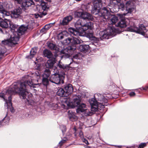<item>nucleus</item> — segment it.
<instances>
[{
  "mask_svg": "<svg viewBox=\"0 0 148 148\" xmlns=\"http://www.w3.org/2000/svg\"><path fill=\"white\" fill-rule=\"evenodd\" d=\"M57 94L58 95L63 97H66L67 96V94L64 90V89L62 88H60L57 92Z\"/></svg>",
  "mask_w": 148,
  "mask_h": 148,
  "instance_id": "obj_23",
  "label": "nucleus"
},
{
  "mask_svg": "<svg viewBox=\"0 0 148 148\" xmlns=\"http://www.w3.org/2000/svg\"><path fill=\"white\" fill-rule=\"evenodd\" d=\"M54 63L55 61L54 60H48L46 63V66L47 68H51L53 67Z\"/></svg>",
  "mask_w": 148,
  "mask_h": 148,
  "instance_id": "obj_27",
  "label": "nucleus"
},
{
  "mask_svg": "<svg viewBox=\"0 0 148 148\" xmlns=\"http://www.w3.org/2000/svg\"><path fill=\"white\" fill-rule=\"evenodd\" d=\"M64 77L63 75L59 73H55L51 76L49 78V81L52 83L59 84L61 83H64Z\"/></svg>",
  "mask_w": 148,
  "mask_h": 148,
  "instance_id": "obj_10",
  "label": "nucleus"
},
{
  "mask_svg": "<svg viewBox=\"0 0 148 148\" xmlns=\"http://www.w3.org/2000/svg\"><path fill=\"white\" fill-rule=\"evenodd\" d=\"M49 81L48 78L42 77V83L44 86H47L49 84Z\"/></svg>",
  "mask_w": 148,
  "mask_h": 148,
  "instance_id": "obj_33",
  "label": "nucleus"
},
{
  "mask_svg": "<svg viewBox=\"0 0 148 148\" xmlns=\"http://www.w3.org/2000/svg\"><path fill=\"white\" fill-rule=\"evenodd\" d=\"M118 32L117 29L114 27L110 26L107 29L100 33V38L101 39H108L110 36H114Z\"/></svg>",
  "mask_w": 148,
  "mask_h": 148,
  "instance_id": "obj_7",
  "label": "nucleus"
},
{
  "mask_svg": "<svg viewBox=\"0 0 148 148\" xmlns=\"http://www.w3.org/2000/svg\"><path fill=\"white\" fill-rule=\"evenodd\" d=\"M51 74V71L49 69H46L43 73V77L48 78Z\"/></svg>",
  "mask_w": 148,
  "mask_h": 148,
  "instance_id": "obj_28",
  "label": "nucleus"
},
{
  "mask_svg": "<svg viewBox=\"0 0 148 148\" xmlns=\"http://www.w3.org/2000/svg\"><path fill=\"white\" fill-rule=\"evenodd\" d=\"M146 143H141L139 145V148H143L146 146Z\"/></svg>",
  "mask_w": 148,
  "mask_h": 148,
  "instance_id": "obj_45",
  "label": "nucleus"
},
{
  "mask_svg": "<svg viewBox=\"0 0 148 148\" xmlns=\"http://www.w3.org/2000/svg\"><path fill=\"white\" fill-rule=\"evenodd\" d=\"M110 3H112L114 4H116L121 3V0H110Z\"/></svg>",
  "mask_w": 148,
  "mask_h": 148,
  "instance_id": "obj_39",
  "label": "nucleus"
},
{
  "mask_svg": "<svg viewBox=\"0 0 148 148\" xmlns=\"http://www.w3.org/2000/svg\"><path fill=\"white\" fill-rule=\"evenodd\" d=\"M108 8L110 10V11H111V10H110L111 8H110L109 7L110 6V5H108Z\"/></svg>",
  "mask_w": 148,
  "mask_h": 148,
  "instance_id": "obj_57",
  "label": "nucleus"
},
{
  "mask_svg": "<svg viewBox=\"0 0 148 148\" xmlns=\"http://www.w3.org/2000/svg\"><path fill=\"white\" fill-rule=\"evenodd\" d=\"M72 19L73 17L71 16H67L64 18L62 21H60V25H67Z\"/></svg>",
  "mask_w": 148,
  "mask_h": 148,
  "instance_id": "obj_17",
  "label": "nucleus"
},
{
  "mask_svg": "<svg viewBox=\"0 0 148 148\" xmlns=\"http://www.w3.org/2000/svg\"><path fill=\"white\" fill-rule=\"evenodd\" d=\"M135 93L134 92H131L129 93V95L131 97H133L135 96Z\"/></svg>",
  "mask_w": 148,
  "mask_h": 148,
  "instance_id": "obj_52",
  "label": "nucleus"
},
{
  "mask_svg": "<svg viewBox=\"0 0 148 148\" xmlns=\"http://www.w3.org/2000/svg\"><path fill=\"white\" fill-rule=\"evenodd\" d=\"M22 10L18 7L14 9L11 13L8 12L5 10L3 7V3L0 2V16L3 18H6V19L8 18H16L19 16L21 14Z\"/></svg>",
  "mask_w": 148,
  "mask_h": 148,
  "instance_id": "obj_5",
  "label": "nucleus"
},
{
  "mask_svg": "<svg viewBox=\"0 0 148 148\" xmlns=\"http://www.w3.org/2000/svg\"><path fill=\"white\" fill-rule=\"evenodd\" d=\"M66 93L67 94V96L71 93L73 90L72 85L71 84H67L65 85L64 87Z\"/></svg>",
  "mask_w": 148,
  "mask_h": 148,
  "instance_id": "obj_16",
  "label": "nucleus"
},
{
  "mask_svg": "<svg viewBox=\"0 0 148 148\" xmlns=\"http://www.w3.org/2000/svg\"><path fill=\"white\" fill-rule=\"evenodd\" d=\"M36 48H34L32 49L30 51V55L29 57V58L31 59L33 58L34 57V56L36 54Z\"/></svg>",
  "mask_w": 148,
  "mask_h": 148,
  "instance_id": "obj_31",
  "label": "nucleus"
},
{
  "mask_svg": "<svg viewBox=\"0 0 148 148\" xmlns=\"http://www.w3.org/2000/svg\"><path fill=\"white\" fill-rule=\"evenodd\" d=\"M66 141V140H62L59 143V144L60 145H62L63 143H64Z\"/></svg>",
  "mask_w": 148,
  "mask_h": 148,
  "instance_id": "obj_51",
  "label": "nucleus"
},
{
  "mask_svg": "<svg viewBox=\"0 0 148 148\" xmlns=\"http://www.w3.org/2000/svg\"><path fill=\"white\" fill-rule=\"evenodd\" d=\"M40 5L42 9L44 11H45L49 8V7L47 6V3L45 2L44 1H42L40 3Z\"/></svg>",
  "mask_w": 148,
  "mask_h": 148,
  "instance_id": "obj_32",
  "label": "nucleus"
},
{
  "mask_svg": "<svg viewBox=\"0 0 148 148\" xmlns=\"http://www.w3.org/2000/svg\"><path fill=\"white\" fill-rule=\"evenodd\" d=\"M89 48L88 45H80L78 47L79 50L81 51L86 52L88 50Z\"/></svg>",
  "mask_w": 148,
  "mask_h": 148,
  "instance_id": "obj_22",
  "label": "nucleus"
},
{
  "mask_svg": "<svg viewBox=\"0 0 148 148\" xmlns=\"http://www.w3.org/2000/svg\"><path fill=\"white\" fill-rule=\"evenodd\" d=\"M126 22L124 19H122L115 25V26L120 27H125L127 26Z\"/></svg>",
  "mask_w": 148,
  "mask_h": 148,
  "instance_id": "obj_26",
  "label": "nucleus"
},
{
  "mask_svg": "<svg viewBox=\"0 0 148 148\" xmlns=\"http://www.w3.org/2000/svg\"><path fill=\"white\" fill-rule=\"evenodd\" d=\"M82 139L83 142L85 143L87 145L89 144L88 141L86 138H83Z\"/></svg>",
  "mask_w": 148,
  "mask_h": 148,
  "instance_id": "obj_48",
  "label": "nucleus"
},
{
  "mask_svg": "<svg viewBox=\"0 0 148 148\" xmlns=\"http://www.w3.org/2000/svg\"><path fill=\"white\" fill-rule=\"evenodd\" d=\"M97 96L98 97L97 99L98 101L99 102V105L100 106V108H105L104 106H107L108 104V100L102 95L99 93H97L95 94V97Z\"/></svg>",
  "mask_w": 148,
  "mask_h": 148,
  "instance_id": "obj_13",
  "label": "nucleus"
},
{
  "mask_svg": "<svg viewBox=\"0 0 148 148\" xmlns=\"http://www.w3.org/2000/svg\"><path fill=\"white\" fill-rule=\"evenodd\" d=\"M60 128L63 134L66 130V127L65 125H62L60 126Z\"/></svg>",
  "mask_w": 148,
  "mask_h": 148,
  "instance_id": "obj_37",
  "label": "nucleus"
},
{
  "mask_svg": "<svg viewBox=\"0 0 148 148\" xmlns=\"http://www.w3.org/2000/svg\"><path fill=\"white\" fill-rule=\"evenodd\" d=\"M7 114L5 116V117L3 118L1 121H0V125H4L5 124H7L9 120V118H6Z\"/></svg>",
  "mask_w": 148,
  "mask_h": 148,
  "instance_id": "obj_30",
  "label": "nucleus"
},
{
  "mask_svg": "<svg viewBox=\"0 0 148 148\" xmlns=\"http://www.w3.org/2000/svg\"><path fill=\"white\" fill-rule=\"evenodd\" d=\"M15 2L16 3H19V4H21L23 0H14Z\"/></svg>",
  "mask_w": 148,
  "mask_h": 148,
  "instance_id": "obj_50",
  "label": "nucleus"
},
{
  "mask_svg": "<svg viewBox=\"0 0 148 148\" xmlns=\"http://www.w3.org/2000/svg\"><path fill=\"white\" fill-rule=\"evenodd\" d=\"M43 54L45 57H47L48 58H51L53 57L51 51L47 49H45L43 51Z\"/></svg>",
  "mask_w": 148,
  "mask_h": 148,
  "instance_id": "obj_24",
  "label": "nucleus"
},
{
  "mask_svg": "<svg viewBox=\"0 0 148 148\" xmlns=\"http://www.w3.org/2000/svg\"><path fill=\"white\" fill-rule=\"evenodd\" d=\"M64 32H62L58 34V37L59 39H62L64 38V37L65 36L64 34Z\"/></svg>",
  "mask_w": 148,
  "mask_h": 148,
  "instance_id": "obj_38",
  "label": "nucleus"
},
{
  "mask_svg": "<svg viewBox=\"0 0 148 148\" xmlns=\"http://www.w3.org/2000/svg\"><path fill=\"white\" fill-rule=\"evenodd\" d=\"M34 4L33 0H25L22 3V5L26 9L32 5H34Z\"/></svg>",
  "mask_w": 148,
  "mask_h": 148,
  "instance_id": "obj_19",
  "label": "nucleus"
},
{
  "mask_svg": "<svg viewBox=\"0 0 148 148\" xmlns=\"http://www.w3.org/2000/svg\"><path fill=\"white\" fill-rule=\"evenodd\" d=\"M140 89L141 90H146L148 89V87H142L140 88Z\"/></svg>",
  "mask_w": 148,
  "mask_h": 148,
  "instance_id": "obj_54",
  "label": "nucleus"
},
{
  "mask_svg": "<svg viewBox=\"0 0 148 148\" xmlns=\"http://www.w3.org/2000/svg\"><path fill=\"white\" fill-rule=\"evenodd\" d=\"M9 41L8 40H3L2 41V44L3 45H7L8 44Z\"/></svg>",
  "mask_w": 148,
  "mask_h": 148,
  "instance_id": "obj_41",
  "label": "nucleus"
},
{
  "mask_svg": "<svg viewBox=\"0 0 148 148\" xmlns=\"http://www.w3.org/2000/svg\"><path fill=\"white\" fill-rule=\"evenodd\" d=\"M93 27V25L92 23L88 22L85 23L84 22L83 25H82L80 29V30H83L82 32L76 30L74 28L72 27L69 28V31L74 36H85L91 40H93V42L97 43L99 42V39L93 36V32L92 30Z\"/></svg>",
  "mask_w": 148,
  "mask_h": 148,
  "instance_id": "obj_2",
  "label": "nucleus"
},
{
  "mask_svg": "<svg viewBox=\"0 0 148 148\" xmlns=\"http://www.w3.org/2000/svg\"><path fill=\"white\" fill-rule=\"evenodd\" d=\"M27 29V27L23 25H21L17 29V32H13V34L11 35L9 39L10 42L14 45L17 44L19 40L20 36L23 35Z\"/></svg>",
  "mask_w": 148,
  "mask_h": 148,
  "instance_id": "obj_6",
  "label": "nucleus"
},
{
  "mask_svg": "<svg viewBox=\"0 0 148 148\" xmlns=\"http://www.w3.org/2000/svg\"><path fill=\"white\" fill-rule=\"evenodd\" d=\"M16 27L17 26L16 25L12 24L10 25V27L12 30H15V29L16 28Z\"/></svg>",
  "mask_w": 148,
  "mask_h": 148,
  "instance_id": "obj_42",
  "label": "nucleus"
},
{
  "mask_svg": "<svg viewBox=\"0 0 148 148\" xmlns=\"http://www.w3.org/2000/svg\"><path fill=\"white\" fill-rule=\"evenodd\" d=\"M26 79L23 82L19 83L14 84L11 86L6 92L5 95L3 93H0V97L3 99L5 102V106L8 109L9 108L11 112H14V108L12 106L11 95L15 93H19L21 97L23 99H26L28 97L29 93L27 91V85L31 86L33 83L31 77L27 75L24 77Z\"/></svg>",
  "mask_w": 148,
  "mask_h": 148,
  "instance_id": "obj_1",
  "label": "nucleus"
},
{
  "mask_svg": "<svg viewBox=\"0 0 148 148\" xmlns=\"http://www.w3.org/2000/svg\"><path fill=\"white\" fill-rule=\"evenodd\" d=\"M103 19H104L105 20L108 19L109 18H110V24L112 25H117L116 24V23L118 22L119 21V18L117 16L114 15H111L110 13V16L109 17L108 19H105V18H103Z\"/></svg>",
  "mask_w": 148,
  "mask_h": 148,
  "instance_id": "obj_15",
  "label": "nucleus"
},
{
  "mask_svg": "<svg viewBox=\"0 0 148 148\" xmlns=\"http://www.w3.org/2000/svg\"><path fill=\"white\" fill-rule=\"evenodd\" d=\"M73 129L74 131V134L75 136H76L77 135V130L76 129L75 127L73 128Z\"/></svg>",
  "mask_w": 148,
  "mask_h": 148,
  "instance_id": "obj_53",
  "label": "nucleus"
},
{
  "mask_svg": "<svg viewBox=\"0 0 148 148\" xmlns=\"http://www.w3.org/2000/svg\"><path fill=\"white\" fill-rule=\"evenodd\" d=\"M93 7L92 9V12L95 14H98L101 18L108 19L110 16V12L108 9V7H104L101 9L102 7L101 0H93Z\"/></svg>",
  "mask_w": 148,
  "mask_h": 148,
  "instance_id": "obj_4",
  "label": "nucleus"
},
{
  "mask_svg": "<svg viewBox=\"0 0 148 148\" xmlns=\"http://www.w3.org/2000/svg\"><path fill=\"white\" fill-rule=\"evenodd\" d=\"M97 96L95 97V98H92L89 100V101L91 106H100L99 102L97 101L96 100V99L97 98H96Z\"/></svg>",
  "mask_w": 148,
  "mask_h": 148,
  "instance_id": "obj_21",
  "label": "nucleus"
},
{
  "mask_svg": "<svg viewBox=\"0 0 148 148\" xmlns=\"http://www.w3.org/2000/svg\"><path fill=\"white\" fill-rule=\"evenodd\" d=\"M82 42L83 41L78 38L73 37L66 39L64 41V43L66 45L70 44L71 46L63 49L61 51V53L63 54L62 58H68L70 55L76 53L77 51L76 45Z\"/></svg>",
  "mask_w": 148,
  "mask_h": 148,
  "instance_id": "obj_3",
  "label": "nucleus"
},
{
  "mask_svg": "<svg viewBox=\"0 0 148 148\" xmlns=\"http://www.w3.org/2000/svg\"><path fill=\"white\" fill-rule=\"evenodd\" d=\"M63 55L61 56V58L62 57ZM69 57H68L69 58ZM64 58V59L67 58V60H69L70 61V63L68 64H66L64 65L63 64L62 62H61L60 61H59L58 64V66L61 69H66L69 70L70 67V65L72 64H75V63L73 62V59L71 58V59H70L69 58ZM64 58H62V59H64Z\"/></svg>",
  "mask_w": 148,
  "mask_h": 148,
  "instance_id": "obj_14",
  "label": "nucleus"
},
{
  "mask_svg": "<svg viewBox=\"0 0 148 148\" xmlns=\"http://www.w3.org/2000/svg\"><path fill=\"white\" fill-rule=\"evenodd\" d=\"M47 46L51 50H56L57 47L55 45L51 42H48L47 43Z\"/></svg>",
  "mask_w": 148,
  "mask_h": 148,
  "instance_id": "obj_29",
  "label": "nucleus"
},
{
  "mask_svg": "<svg viewBox=\"0 0 148 148\" xmlns=\"http://www.w3.org/2000/svg\"><path fill=\"white\" fill-rule=\"evenodd\" d=\"M4 52L2 51V49L0 48V61L1 60L2 57L3 56Z\"/></svg>",
  "mask_w": 148,
  "mask_h": 148,
  "instance_id": "obj_40",
  "label": "nucleus"
},
{
  "mask_svg": "<svg viewBox=\"0 0 148 148\" xmlns=\"http://www.w3.org/2000/svg\"><path fill=\"white\" fill-rule=\"evenodd\" d=\"M46 0L48 2H51V0Z\"/></svg>",
  "mask_w": 148,
  "mask_h": 148,
  "instance_id": "obj_59",
  "label": "nucleus"
},
{
  "mask_svg": "<svg viewBox=\"0 0 148 148\" xmlns=\"http://www.w3.org/2000/svg\"><path fill=\"white\" fill-rule=\"evenodd\" d=\"M69 99H67L65 101V102L68 106H69L71 105V101H69Z\"/></svg>",
  "mask_w": 148,
  "mask_h": 148,
  "instance_id": "obj_44",
  "label": "nucleus"
},
{
  "mask_svg": "<svg viewBox=\"0 0 148 148\" xmlns=\"http://www.w3.org/2000/svg\"><path fill=\"white\" fill-rule=\"evenodd\" d=\"M130 24L131 25L127 27V30L128 31L132 32H136V33L139 34L143 36L145 35L147 30L143 24H140L138 28L136 27L134 23L132 24L131 22H130Z\"/></svg>",
  "mask_w": 148,
  "mask_h": 148,
  "instance_id": "obj_9",
  "label": "nucleus"
},
{
  "mask_svg": "<svg viewBox=\"0 0 148 148\" xmlns=\"http://www.w3.org/2000/svg\"><path fill=\"white\" fill-rule=\"evenodd\" d=\"M84 112V114L86 116H90L93 114V112H92L91 110L90 111L89 110L86 109Z\"/></svg>",
  "mask_w": 148,
  "mask_h": 148,
  "instance_id": "obj_35",
  "label": "nucleus"
},
{
  "mask_svg": "<svg viewBox=\"0 0 148 148\" xmlns=\"http://www.w3.org/2000/svg\"><path fill=\"white\" fill-rule=\"evenodd\" d=\"M84 20L79 19L75 23V27L77 29V30L79 31L82 27V25H83Z\"/></svg>",
  "mask_w": 148,
  "mask_h": 148,
  "instance_id": "obj_20",
  "label": "nucleus"
},
{
  "mask_svg": "<svg viewBox=\"0 0 148 148\" xmlns=\"http://www.w3.org/2000/svg\"><path fill=\"white\" fill-rule=\"evenodd\" d=\"M79 54H76L73 56V58L75 59H78L79 58Z\"/></svg>",
  "mask_w": 148,
  "mask_h": 148,
  "instance_id": "obj_49",
  "label": "nucleus"
},
{
  "mask_svg": "<svg viewBox=\"0 0 148 148\" xmlns=\"http://www.w3.org/2000/svg\"><path fill=\"white\" fill-rule=\"evenodd\" d=\"M75 0L77 1H81V0Z\"/></svg>",
  "mask_w": 148,
  "mask_h": 148,
  "instance_id": "obj_60",
  "label": "nucleus"
},
{
  "mask_svg": "<svg viewBox=\"0 0 148 148\" xmlns=\"http://www.w3.org/2000/svg\"><path fill=\"white\" fill-rule=\"evenodd\" d=\"M0 32H2V31L1 30V28H0Z\"/></svg>",
  "mask_w": 148,
  "mask_h": 148,
  "instance_id": "obj_58",
  "label": "nucleus"
},
{
  "mask_svg": "<svg viewBox=\"0 0 148 148\" xmlns=\"http://www.w3.org/2000/svg\"><path fill=\"white\" fill-rule=\"evenodd\" d=\"M79 137L81 138H84L83 133L82 131L81 130H80L79 131Z\"/></svg>",
  "mask_w": 148,
  "mask_h": 148,
  "instance_id": "obj_47",
  "label": "nucleus"
},
{
  "mask_svg": "<svg viewBox=\"0 0 148 148\" xmlns=\"http://www.w3.org/2000/svg\"><path fill=\"white\" fill-rule=\"evenodd\" d=\"M36 1H42L41 0H34Z\"/></svg>",
  "mask_w": 148,
  "mask_h": 148,
  "instance_id": "obj_56",
  "label": "nucleus"
},
{
  "mask_svg": "<svg viewBox=\"0 0 148 148\" xmlns=\"http://www.w3.org/2000/svg\"><path fill=\"white\" fill-rule=\"evenodd\" d=\"M47 31V30H46L45 29V28L44 27H43V28L41 29L40 30V32L41 33H46Z\"/></svg>",
  "mask_w": 148,
  "mask_h": 148,
  "instance_id": "obj_46",
  "label": "nucleus"
},
{
  "mask_svg": "<svg viewBox=\"0 0 148 148\" xmlns=\"http://www.w3.org/2000/svg\"><path fill=\"white\" fill-rule=\"evenodd\" d=\"M73 66V67H73V65H72V66Z\"/></svg>",
  "mask_w": 148,
  "mask_h": 148,
  "instance_id": "obj_61",
  "label": "nucleus"
},
{
  "mask_svg": "<svg viewBox=\"0 0 148 148\" xmlns=\"http://www.w3.org/2000/svg\"><path fill=\"white\" fill-rule=\"evenodd\" d=\"M119 9L122 11L124 10L125 8L127 13H131L134 10L135 7L133 4L132 1L130 0L126 2L125 8L123 3H121L119 6Z\"/></svg>",
  "mask_w": 148,
  "mask_h": 148,
  "instance_id": "obj_11",
  "label": "nucleus"
},
{
  "mask_svg": "<svg viewBox=\"0 0 148 148\" xmlns=\"http://www.w3.org/2000/svg\"><path fill=\"white\" fill-rule=\"evenodd\" d=\"M91 111L92 112H93V114H94L96 111H97L99 107H100V106H91Z\"/></svg>",
  "mask_w": 148,
  "mask_h": 148,
  "instance_id": "obj_34",
  "label": "nucleus"
},
{
  "mask_svg": "<svg viewBox=\"0 0 148 148\" xmlns=\"http://www.w3.org/2000/svg\"><path fill=\"white\" fill-rule=\"evenodd\" d=\"M29 58V57H27V58Z\"/></svg>",
  "mask_w": 148,
  "mask_h": 148,
  "instance_id": "obj_62",
  "label": "nucleus"
},
{
  "mask_svg": "<svg viewBox=\"0 0 148 148\" xmlns=\"http://www.w3.org/2000/svg\"><path fill=\"white\" fill-rule=\"evenodd\" d=\"M81 96H76L73 99V107H77L76 110L77 113H80L84 112L86 109L85 104L81 102Z\"/></svg>",
  "mask_w": 148,
  "mask_h": 148,
  "instance_id": "obj_8",
  "label": "nucleus"
},
{
  "mask_svg": "<svg viewBox=\"0 0 148 148\" xmlns=\"http://www.w3.org/2000/svg\"><path fill=\"white\" fill-rule=\"evenodd\" d=\"M4 18L5 20H3L0 17V26L3 28H6L8 26V22L10 21V18H8V19H6V18Z\"/></svg>",
  "mask_w": 148,
  "mask_h": 148,
  "instance_id": "obj_18",
  "label": "nucleus"
},
{
  "mask_svg": "<svg viewBox=\"0 0 148 148\" xmlns=\"http://www.w3.org/2000/svg\"><path fill=\"white\" fill-rule=\"evenodd\" d=\"M40 74L38 72L37 73H36L35 74V75L38 77H40Z\"/></svg>",
  "mask_w": 148,
  "mask_h": 148,
  "instance_id": "obj_55",
  "label": "nucleus"
},
{
  "mask_svg": "<svg viewBox=\"0 0 148 148\" xmlns=\"http://www.w3.org/2000/svg\"><path fill=\"white\" fill-rule=\"evenodd\" d=\"M68 115L69 119L71 121H73L77 119V117L74 112L71 111L69 110L68 112Z\"/></svg>",
  "mask_w": 148,
  "mask_h": 148,
  "instance_id": "obj_25",
  "label": "nucleus"
},
{
  "mask_svg": "<svg viewBox=\"0 0 148 148\" xmlns=\"http://www.w3.org/2000/svg\"><path fill=\"white\" fill-rule=\"evenodd\" d=\"M47 14V13L46 12H42V14H34V16H35V17L36 18H38L39 17H40V18H41L43 16H44L46 15Z\"/></svg>",
  "mask_w": 148,
  "mask_h": 148,
  "instance_id": "obj_36",
  "label": "nucleus"
},
{
  "mask_svg": "<svg viewBox=\"0 0 148 148\" xmlns=\"http://www.w3.org/2000/svg\"><path fill=\"white\" fill-rule=\"evenodd\" d=\"M74 14L75 17L81 18H82L81 19L82 20H84V22L85 20H91L92 18V16L90 14L83 11L75 12Z\"/></svg>",
  "mask_w": 148,
  "mask_h": 148,
  "instance_id": "obj_12",
  "label": "nucleus"
},
{
  "mask_svg": "<svg viewBox=\"0 0 148 148\" xmlns=\"http://www.w3.org/2000/svg\"><path fill=\"white\" fill-rule=\"evenodd\" d=\"M52 24L51 23L49 24H47L44 27L45 28V29L47 31L50 28V25Z\"/></svg>",
  "mask_w": 148,
  "mask_h": 148,
  "instance_id": "obj_43",
  "label": "nucleus"
}]
</instances>
